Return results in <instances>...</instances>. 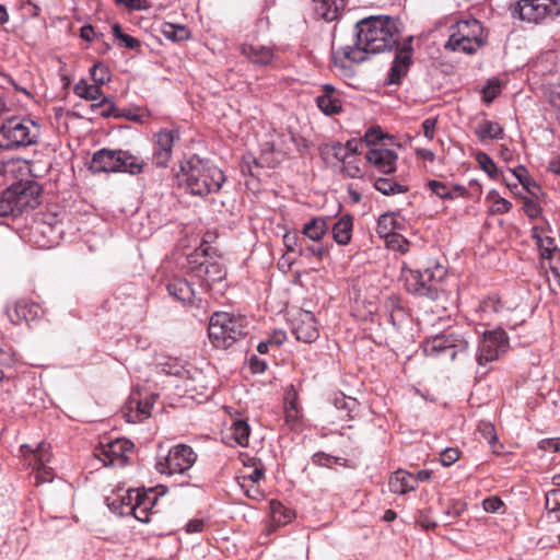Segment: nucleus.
<instances>
[{
    "label": "nucleus",
    "instance_id": "obj_19",
    "mask_svg": "<svg viewBox=\"0 0 560 560\" xmlns=\"http://www.w3.org/2000/svg\"><path fill=\"white\" fill-rule=\"evenodd\" d=\"M30 451L33 453V459L30 464L35 470L36 483L52 481V470L46 465L50 460L49 445L43 442L38 444L35 451Z\"/></svg>",
    "mask_w": 560,
    "mask_h": 560
},
{
    "label": "nucleus",
    "instance_id": "obj_57",
    "mask_svg": "<svg viewBox=\"0 0 560 560\" xmlns=\"http://www.w3.org/2000/svg\"><path fill=\"white\" fill-rule=\"evenodd\" d=\"M343 170H345V173L351 178H357L362 175L361 168L355 163V158L349 159L348 161H346V163H343Z\"/></svg>",
    "mask_w": 560,
    "mask_h": 560
},
{
    "label": "nucleus",
    "instance_id": "obj_12",
    "mask_svg": "<svg viewBox=\"0 0 560 560\" xmlns=\"http://www.w3.org/2000/svg\"><path fill=\"white\" fill-rule=\"evenodd\" d=\"M468 348V341L459 334L445 332L430 338L423 351L429 357L445 354L450 360H454L458 352Z\"/></svg>",
    "mask_w": 560,
    "mask_h": 560
},
{
    "label": "nucleus",
    "instance_id": "obj_39",
    "mask_svg": "<svg viewBox=\"0 0 560 560\" xmlns=\"http://www.w3.org/2000/svg\"><path fill=\"white\" fill-rule=\"evenodd\" d=\"M374 188L385 196L402 194L407 191V187L397 183L389 177H378L374 182Z\"/></svg>",
    "mask_w": 560,
    "mask_h": 560
},
{
    "label": "nucleus",
    "instance_id": "obj_59",
    "mask_svg": "<svg viewBox=\"0 0 560 560\" xmlns=\"http://www.w3.org/2000/svg\"><path fill=\"white\" fill-rule=\"evenodd\" d=\"M206 526V521L202 518H192L185 525V530L188 534L201 533Z\"/></svg>",
    "mask_w": 560,
    "mask_h": 560
},
{
    "label": "nucleus",
    "instance_id": "obj_20",
    "mask_svg": "<svg viewBox=\"0 0 560 560\" xmlns=\"http://www.w3.org/2000/svg\"><path fill=\"white\" fill-rule=\"evenodd\" d=\"M365 159L371 163L377 171L389 174L396 170L397 154L390 149H386L383 145L371 148Z\"/></svg>",
    "mask_w": 560,
    "mask_h": 560
},
{
    "label": "nucleus",
    "instance_id": "obj_48",
    "mask_svg": "<svg viewBox=\"0 0 560 560\" xmlns=\"http://www.w3.org/2000/svg\"><path fill=\"white\" fill-rule=\"evenodd\" d=\"M284 413L287 424H289L291 429H296L301 421L296 401H289L285 406Z\"/></svg>",
    "mask_w": 560,
    "mask_h": 560
},
{
    "label": "nucleus",
    "instance_id": "obj_55",
    "mask_svg": "<svg viewBox=\"0 0 560 560\" xmlns=\"http://www.w3.org/2000/svg\"><path fill=\"white\" fill-rule=\"evenodd\" d=\"M523 210L530 219L538 218L541 212V209L538 206V203L532 199L524 200Z\"/></svg>",
    "mask_w": 560,
    "mask_h": 560
},
{
    "label": "nucleus",
    "instance_id": "obj_27",
    "mask_svg": "<svg viewBox=\"0 0 560 560\" xmlns=\"http://www.w3.org/2000/svg\"><path fill=\"white\" fill-rule=\"evenodd\" d=\"M388 488L390 492L402 495L410 491H415L417 489V482L413 478V474L398 469L390 476Z\"/></svg>",
    "mask_w": 560,
    "mask_h": 560
},
{
    "label": "nucleus",
    "instance_id": "obj_62",
    "mask_svg": "<svg viewBox=\"0 0 560 560\" xmlns=\"http://www.w3.org/2000/svg\"><path fill=\"white\" fill-rule=\"evenodd\" d=\"M249 366L253 373H262L267 369V362L256 355H253L249 360Z\"/></svg>",
    "mask_w": 560,
    "mask_h": 560
},
{
    "label": "nucleus",
    "instance_id": "obj_35",
    "mask_svg": "<svg viewBox=\"0 0 560 560\" xmlns=\"http://www.w3.org/2000/svg\"><path fill=\"white\" fill-rule=\"evenodd\" d=\"M502 311V303L497 296H489L482 300L477 312L481 320H490Z\"/></svg>",
    "mask_w": 560,
    "mask_h": 560
},
{
    "label": "nucleus",
    "instance_id": "obj_54",
    "mask_svg": "<svg viewBox=\"0 0 560 560\" xmlns=\"http://www.w3.org/2000/svg\"><path fill=\"white\" fill-rule=\"evenodd\" d=\"M500 93V84L497 80L488 81L487 85L482 90L483 100L487 103L492 102Z\"/></svg>",
    "mask_w": 560,
    "mask_h": 560
},
{
    "label": "nucleus",
    "instance_id": "obj_53",
    "mask_svg": "<svg viewBox=\"0 0 560 560\" xmlns=\"http://www.w3.org/2000/svg\"><path fill=\"white\" fill-rule=\"evenodd\" d=\"M388 246L401 254L407 253L409 249V242L400 234L393 235L388 242Z\"/></svg>",
    "mask_w": 560,
    "mask_h": 560
},
{
    "label": "nucleus",
    "instance_id": "obj_46",
    "mask_svg": "<svg viewBox=\"0 0 560 560\" xmlns=\"http://www.w3.org/2000/svg\"><path fill=\"white\" fill-rule=\"evenodd\" d=\"M91 75L98 85L106 84L110 81V71L107 66L96 62L91 68Z\"/></svg>",
    "mask_w": 560,
    "mask_h": 560
},
{
    "label": "nucleus",
    "instance_id": "obj_26",
    "mask_svg": "<svg viewBox=\"0 0 560 560\" xmlns=\"http://www.w3.org/2000/svg\"><path fill=\"white\" fill-rule=\"evenodd\" d=\"M317 19L326 22L337 20L347 4V0H312Z\"/></svg>",
    "mask_w": 560,
    "mask_h": 560
},
{
    "label": "nucleus",
    "instance_id": "obj_40",
    "mask_svg": "<svg viewBox=\"0 0 560 560\" xmlns=\"http://www.w3.org/2000/svg\"><path fill=\"white\" fill-rule=\"evenodd\" d=\"M75 95L89 101H97L102 96V90L97 83L89 84L85 80H80L73 88Z\"/></svg>",
    "mask_w": 560,
    "mask_h": 560
},
{
    "label": "nucleus",
    "instance_id": "obj_21",
    "mask_svg": "<svg viewBox=\"0 0 560 560\" xmlns=\"http://www.w3.org/2000/svg\"><path fill=\"white\" fill-rule=\"evenodd\" d=\"M44 314L38 303L22 299L15 302L13 310L8 311L10 320L14 324L31 323L40 318Z\"/></svg>",
    "mask_w": 560,
    "mask_h": 560
},
{
    "label": "nucleus",
    "instance_id": "obj_33",
    "mask_svg": "<svg viewBox=\"0 0 560 560\" xmlns=\"http://www.w3.org/2000/svg\"><path fill=\"white\" fill-rule=\"evenodd\" d=\"M250 434V427L247 421L236 419L232 422L229 429V436H231L238 446L245 447L248 445Z\"/></svg>",
    "mask_w": 560,
    "mask_h": 560
},
{
    "label": "nucleus",
    "instance_id": "obj_38",
    "mask_svg": "<svg viewBox=\"0 0 560 560\" xmlns=\"http://www.w3.org/2000/svg\"><path fill=\"white\" fill-rule=\"evenodd\" d=\"M534 237L536 238V244L540 252V257L542 260V265H546V260L551 256V254L556 250H560L557 248V245L555 243V240L541 232L540 234L534 231Z\"/></svg>",
    "mask_w": 560,
    "mask_h": 560
},
{
    "label": "nucleus",
    "instance_id": "obj_6",
    "mask_svg": "<svg viewBox=\"0 0 560 560\" xmlns=\"http://www.w3.org/2000/svg\"><path fill=\"white\" fill-rule=\"evenodd\" d=\"M208 245H200L188 254L185 262L182 264L183 269L200 281V285L208 288L211 283L221 281L225 271L223 266L213 259Z\"/></svg>",
    "mask_w": 560,
    "mask_h": 560
},
{
    "label": "nucleus",
    "instance_id": "obj_63",
    "mask_svg": "<svg viewBox=\"0 0 560 560\" xmlns=\"http://www.w3.org/2000/svg\"><path fill=\"white\" fill-rule=\"evenodd\" d=\"M334 156L341 161L342 163H346L349 159H352L350 154L348 153V149L343 145L338 143L337 145H334Z\"/></svg>",
    "mask_w": 560,
    "mask_h": 560
},
{
    "label": "nucleus",
    "instance_id": "obj_50",
    "mask_svg": "<svg viewBox=\"0 0 560 560\" xmlns=\"http://www.w3.org/2000/svg\"><path fill=\"white\" fill-rule=\"evenodd\" d=\"M342 460L345 459L341 457L331 456L324 452H317L312 456L313 464L322 467H331L334 463L341 464Z\"/></svg>",
    "mask_w": 560,
    "mask_h": 560
},
{
    "label": "nucleus",
    "instance_id": "obj_41",
    "mask_svg": "<svg viewBox=\"0 0 560 560\" xmlns=\"http://www.w3.org/2000/svg\"><path fill=\"white\" fill-rule=\"evenodd\" d=\"M397 220L393 214H382L377 220L376 232L381 237L390 238L396 235Z\"/></svg>",
    "mask_w": 560,
    "mask_h": 560
},
{
    "label": "nucleus",
    "instance_id": "obj_23",
    "mask_svg": "<svg viewBox=\"0 0 560 560\" xmlns=\"http://www.w3.org/2000/svg\"><path fill=\"white\" fill-rule=\"evenodd\" d=\"M294 517V513L284 506L280 501L272 499L269 501V523L266 527L268 535L276 532L279 527L289 524Z\"/></svg>",
    "mask_w": 560,
    "mask_h": 560
},
{
    "label": "nucleus",
    "instance_id": "obj_8",
    "mask_svg": "<svg viewBox=\"0 0 560 560\" xmlns=\"http://www.w3.org/2000/svg\"><path fill=\"white\" fill-rule=\"evenodd\" d=\"M244 334H246V326L241 316L217 312L210 317L208 336L215 348L226 349Z\"/></svg>",
    "mask_w": 560,
    "mask_h": 560
},
{
    "label": "nucleus",
    "instance_id": "obj_5",
    "mask_svg": "<svg viewBox=\"0 0 560 560\" xmlns=\"http://www.w3.org/2000/svg\"><path fill=\"white\" fill-rule=\"evenodd\" d=\"M40 187L36 182H20L0 195V217H18L39 203Z\"/></svg>",
    "mask_w": 560,
    "mask_h": 560
},
{
    "label": "nucleus",
    "instance_id": "obj_14",
    "mask_svg": "<svg viewBox=\"0 0 560 560\" xmlns=\"http://www.w3.org/2000/svg\"><path fill=\"white\" fill-rule=\"evenodd\" d=\"M180 139L177 128H162L153 136L152 161L156 167H166L173 155V147Z\"/></svg>",
    "mask_w": 560,
    "mask_h": 560
},
{
    "label": "nucleus",
    "instance_id": "obj_24",
    "mask_svg": "<svg viewBox=\"0 0 560 560\" xmlns=\"http://www.w3.org/2000/svg\"><path fill=\"white\" fill-rule=\"evenodd\" d=\"M329 230L332 240L340 246H346L351 242L353 232V218L350 214H342L337 220L329 221Z\"/></svg>",
    "mask_w": 560,
    "mask_h": 560
},
{
    "label": "nucleus",
    "instance_id": "obj_16",
    "mask_svg": "<svg viewBox=\"0 0 560 560\" xmlns=\"http://www.w3.org/2000/svg\"><path fill=\"white\" fill-rule=\"evenodd\" d=\"M241 55L255 67H268L276 57V46L271 43L245 42L240 45Z\"/></svg>",
    "mask_w": 560,
    "mask_h": 560
},
{
    "label": "nucleus",
    "instance_id": "obj_29",
    "mask_svg": "<svg viewBox=\"0 0 560 560\" xmlns=\"http://www.w3.org/2000/svg\"><path fill=\"white\" fill-rule=\"evenodd\" d=\"M153 404L145 399L142 400L131 396L125 411V418L130 423H137L149 417Z\"/></svg>",
    "mask_w": 560,
    "mask_h": 560
},
{
    "label": "nucleus",
    "instance_id": "obj_28",
    "mask_svg": "<svg viewBox=\"0 0 560 560\" xmlns=\"http://www.w3.org/2000/svg\"><path fill=\"white\" fill-rule=\"evenodd\" d=\"M329 217H314L307 221L302 229V234L305 238L312 242H319L329 231Z\"/></svg>",
    "mask_w": 560,
    "mask_h": 560
},
{
    "label": "nucleus",
    "instance_id": "obj_7",
    "mask_svg": "<svg viewBox=\"0 0 560 560\" xmlns=\"http://www.w3.org/2000/svg\"><path fill=\"white\" fill-rule=\"evenodd\" d=\"M39 126L31 119L12 117L0 126V150L13 151L37 142Z\"/></svg>",
    "mask_w": 560,
    "mask_h": 560
},
{
    "label": "nucleus",
    "instance_id": "obj_22",
    "mask_svg": "<svg viewBox=\"0 0 560 560\" xmlns=\"http://www.w3.org/2000/svg\"><path fill=\"white\" fill-rule=\"evenodd\" d=\"M412 48L409 45H404L395 55L393 65L388 72L387 83L399 84L402 78L407 74L411 65Z\"/></svg>",
    "mask_w": 560,
    "mask_h": 560
},
{
    "label": "nucleus",
    "instance_id": "obj_45",
    "mask_svg": "<svg viewBox=\"0 0 560 560\" xmlns=\"http://www.w3.org/2000/svg\"><path fill=\"white\" fill-rule=\"evenodd\" d=\"M546 510L550 514H555V518L557 521H560V516L557 514L560 512V489L559 487L557 489H552L546 493V501H545Z\"/></svg>",
    "mask_w": 560,
    "mask_h": 560
},
{
    "label": "nucleus",
    "instance_id": "obj_36",
    "mask_svg": "<svg viewBox=\"0 0 560 560\" xmlns=\"http://www.w3.org/2000/svg\"><path fill=\"white\" fill-rule=\"evenodd\" d=\"M486 201L489 202V212L491 214H504L508 213L512 203L505 198L501 197L495 189L490 190L486 196Z\"/></svg>",
    "mask_w": 560,
    "mask_h": 560
},
{
    "label": "nucleus",
    "instance_id": "obj_61",
    "mask_svg": "<svg viewBox=\"0 0 560 560\" xmlns=\"http://www.w3.org/2000/svg\"><path fill=\"white\" fill-rule=\"evenodd\" d=\"M264 477V470L260 467H255L248 475L243 476L242 487L245 486V482H250L253 485L257 483Z\"/></svg>",
    "mask_w": 560,
    "mask_h": 560
},
{
    "label": "nucleus",
    "instance_id": "obj_17",
    "mask_svg": "<svg viewBox=\"0 0 560 560\" xmlns=\"http://www.w3.org/2000/svg\"><path fill=\"white\" fill-rule=\"evenodd\" d=\"M291 329L296 340L304 343H312L319 337V329L316 317L310 311H299L292 319Z\"/></svg>",
    "mask_w": 560,
    "mask_h": 560
},
{
    "label": "nucleus",
    "instance_id": "obj_31",
    "mask_svg": "<svg viewBox=\"0 0 560 560\" xmlns=\"http://www.w3.org/2000/svg\"><path fill=\"white\" fill-rule=\"evenodd\" d=\"M428 187L432 194L436 195L442 199H454L458 196H464L466 194L465 187L460 185L448 186L446 183L440 180H429Z\"/></svg>",
    "mask_w": 560,
    "mask_h": 560
},
{
    "label": "nucleus",
    "instance_id": "obj_37",
    "mask_svg": "<svg viewBox=\"0 0 560 560\" xmlns=\"http://www.w3.org/2000/svg\"><path fill=\"white\" fill-rule=\"evenodd\" d=\"M316 104L325 115L329 116L339 114L342 108L340 98L332 94H322L317 96Z\"/></svg>",
    "mask_w": 560,
    "mask_h": 560
},
{
    "label": "nucleus",
    "instance_id": "obj_4",
    "mask_svg": "<svg viewBox=\"0 0 560 560\" xmlns=\"http://www.w3.org/2000/svg\"><path fill=\"white\" fill-rule=\"evenodd\" d=\"M156 501L158 497L153 489L144 492H141L138 489H129L125 494H117L113 498H108L107 506L117 515H132L139 522L148 523Z\"/></svg>",
    "mask_w": 560,
    "mask_h": 560
},
{
    "label": "nucleus",
    "instance_id": "obj_58",
    "mask_svg": "<svg viewBox=\"0 0 560 560\" xmlns=\"http://www.w3.org/2000/svg\"><path fill=\"white\" fill-rule=\"evenodd\" d=\"M539 448L545 452H560V438L541 440L539 442Z\"/></svg>",
    "mask_w": 560,
    "mask_h": 560
},
{
    "label": "nucleus",
    "instance_id": "obj_43",
    "mask_svg": "<svg viewBox=\"0 0 560 560\" xmlns=\"http://www.w3.org/2000/svg\"><path fill=\"white\" fill-rule=\"evenodd\" d=\"M163 35L173 42H182L189 37V31L184 25L166 23L163 26Z\"/></svg>",
    "mask_w": 560,
    "mask_h": 560
},
{
    "label": "nucleus",
    "instance_id": "obj_60",
    "mask_svg": "<svg viewBox=\"0 0 560 560\" xmlns=\"http://www.w3.org/2000/svg\"><path fill=\"white\" fill-rule=\"evenodd\" d=\"M435 126H436V119L435 118H427L422 122V129L423 135L428 140H433L435 135Z\"/></svg>",
    "mask_w": 560,
    "mask_h": 560
},
{
    "label": "nucleus",
    "instance_id": "obj_30",
    "mask_svg": "<svg viewBox=\"0 0 560 560\" xmlns=\"http://www.w3.org/2000/svg\"><path fill=\"white\" fill-rule=\"evenodd\" d=\"M118 167L117 172L129 173L131 175L140 174L143 171L144 163L143 161L131 154L128 151L117 150Z\"/></svg>",
    "mask_w": 560,
    "mask_h": 560
},
{
    "label": "nucleus",
    "instance_id": "obj_18",
    "mask_svg": "<svg viewBox=\"0 0 560 560\" xmlns=\"http://www.w3.org/2000/svg\"><path fill=\"white\" fill-rule=\"evenodd\" d=\"M166 290L171 296L182 302L184 305L199 307L201 299L191 288V284L184 278H174L166 284Z\"/></svg>",
    "mask_w": 560,
    "mask_h": 560
},
{
    "label": "nucleus",
    "instance_id": "obj_1",
    "mask_svg": "<svg viewBox=\"0 0 560 560\" xmlns=\"http://www.w3.org/2000/svg\"><path fill=\"white\" fill-rule=\"evenodd\" d=\"M354 44L345 46L334 55L337 65L346 67L349 62H363L370 55L390 50L400 38V22L387 15H372L357 22Z\"/></svg>",
    "mask_w": 560,
    "mask_h": 560
},
{
    "label": "nucleus",
    "instance_id": "obj_11",
    "mask_svg": "<svg viewBox=\"0 0 560 560\" xmlns=\"http://www.w3.org/2000/svg\"><path fill=\"white\" fill-rule=\"evenodd\" d=\"M197 454L186 444H178L168 451V454L159 459L155 468L159 472L174 476L184 475L195 464Z\"/></svg>",
    "mask_w": 560,
    "mask_h": 560
},
{
    "label": "nucleus",
    "instance_id": "obj_52",
    "mask_svg": "<svg viewBox=\"0 0 560 560\" xmlns=\"http://www.w3.org/2000/svg\"><path fill=\"white\" fill-rule=\"evenodd\" d=\"M459 458L458 448L447 447L440 453V462L443 466L448 467Z\"/></svg>",
    "mask_w": 560,
    "mask_h": 560
},
{
    "label": "nucleus",
    "instance_id": "obj_15",
    "mask_svg": "<svg viewBox=\"0 0 560 560\" xmlns=\"http://www.w3.org/2000/svg\"><path fill=\"white\" fill-rule=\"evenodd\" d=\"M133 447V444L126 439H116L105 444H101L96 448L95 456L105 466H124L126 463V454L129 453Z\"/></svg>",
    "mask_w": 560,
    "mask_h": 560
},
{
    "label": "nucleus",
    "instance_id": "obj_42",
    "mask_svg": "<svg viewBox=\"0 0 560 560\" xmlns=\"http://www.w3.org/2000/svg\"><path fill=\"white\" fill-rule=\"evenodd\" d=\"M113 36L119 40V45L131 50H138L141 47V43L138 38L132 37L128 34L122 33L121 27L118 23L112 27Z\"/></svg>",
    "mask_w": 560,
    "mask_h": 560
},
{
    "label": "nucleus",
    "instance_id": "obj_47",
    "mask_svg": "<svg viewBox=\"0 0 560 560\" xmlns=\"http://www.w3.org/2000/svg\"><path fill=\"white\" fill-rule=\"evenodd\" d=\"M334 405L339 410H345L350 418L351 412L355 409L358 402L352 397H347L343 394H338L334 398Z\"/></svg>",
    "mask_w": 560,
    "mask_h": 560
},
{
    "label": "nucleus",
    "instance_id": "obj_32",
    "mask_svg": "<svg viewBox=\"0 0 560 560\" xmlns=\"http://www.w3.org/2000/svg\"><path fill=\"white\" fill-rule=\"evenodd\" d=\"M476 136L481 142H485L489 139L499 140L503 138L504 131L502 126L499 122L491 120H483L478 125L475 130Z\"/></svg>",
    "mask_w": 560,
    "mask_h": 560
},
{
    "label": "nucleus",
    "instance_id": "obj_56",
    "mask_svg": "<svg viewBox=\"0 0 560 560\" xmlns=\"http://www.w3.org/2000/svg\"><path fill=\"white\" fill-rule=\"evenodd\" d=\"M482 506L486 512L495 513L503 506V502L498 497H489L483 500Z\"/></svg>",
    "mask_w": 560,
    "mask_h": 560
},
{
    "label": "nucleus",
    "instance_id": "obj_64",
    "mask_svg": "<svg viewBox=\"0 0 560 560\" xmlns=\"http://www.w3.org/2000/svg\"><path fill=\"white\" fill-rule=\"evenodd\" d=\"M482 434L490 444H493L498 441L497 434L494 433V428L491 424L483 425Z\"/></svg>",
    "mask_w": 560,
    "mask_h": 560
},
{
    "label": "nucleus",
    "instance_id": "obj_44",
    "mask_svg": "<svg viewBox=\"0 0 560 560\" xmlns=\"http://www.w3.org/2000/svg\"><path fill=\"white\" fill-rule=\"evenodd\" d=\"M328 248L325 247L319 242H313V244H303V242L300 243L299 246V254L303 257H317L322 258L326 253Z\"/></svg>",
    "mask_w": 560,
    "mask_h": 560
},
{
    "label": "nucleus",
    "instance_id": "obj_3",
    "mask_svg": "<svg viewBox=\"0 0 560 560\" xmlns=\"http://www.w3.org/2000/svg\"><path fill=\"white\" fill-rule=\"evenodd\" d=\"M446 273V269L440 264H434L423 270L402 265L400 278L409 293L435 300L442 290V281Z\"/></svg>",
    "mask_w": 560,
    "mask_h": 560
},
{
    "label": "nucleus",
    "instance_id": "obj_25",
    "mask_svg": "<svg viewBox=\"0 0 560 560\" xmlns=\"http://www.w3.org/2000/svg\"><path fill=\"white\" fill-rule=\"evenodd\" d=\"M119 158L117 151L102 149L94 153L90 163V170L94 173H109L117 172Z\"/></svg>",
    "mask_w": 560,
    "mask_h": 560
},
{
    "label": "nucleus",
    "instance_id": "obj_51",
    "mask_svg": "<svg viewBox=\"0 0 560 560\" xmlns=\"http://www.w3.org/2000/svg\"><path fill=\"white\" fill-rule=\"evenodd\" d=\"M384 137L380 127H372L364 135V143L366 147L375 148Z\"/></svg>",
    "mask_w": 560,
    "mask_h": 560
},
{
    "label": "nucleus",
    "instance_id": "obj_2",
    "mask_svg": "<svg viewBox=\"0 0 560 560\" xmlns=\"http://www.w3.org/2000/svg\"><path fill=\"white\" fill-rule=\"evenodd\" d=\"M176 179L178 186L190 195L206 197L221 189L225 175L211 161L191 155L180 163Z\"/></svg>",
    "mask_w": 560,
    "mask_h": 560
},
{
    "label": "nucleus",
    "instance_id": "obj_10",
    "mask_svg": "<svg viewBox=\"0 0 560 560\" xmlns=\"http://www.w3.org/2000/svg\"><path fill=\"white\" fill-rule=\"evenodd\" d=\"M512 15L527 23H547L560 15V0H518Z\"/></svg>",
    "mask_w": 560,
    "mask_h": 560
},
{
    "label": "nucleus",
    "instance_id": "obj_13",
    "mask_svg": "<svg viewBox=\"0 0 560 560\" xmlns=\"http://www.w3.org/2000/svg\"><path fill=\"white\" fill-rule=\"evenodd\" d=\"M509 349V338L504 330L493 329L485 331L477 351V362L486 365L498 360Z\"/></svg>",
    "mask_w": 560,
    "mask_h": 560
},
{
    "label": "nucleus",
    "instance_id": "obj_34",
    "mask_svg": "<svg viewBox=\"0 0 560 560\" xmlns=\"http://www.w3.org/2000/svg\"><path fill=\"white\" fill-rule=\"evenodd\" d=\"M511 172L528 194H530L535 198L539 197V195L541 192V188L529 176L527 170L523 165H520V166L511 170Z\"/></svg>",
    "mask_w": 560,
    "mask_h": 560
},
{
    "label": "nucleus",
    "instance_id": "obj_9",
    "mask_svg": "<svg viewBox=\"0 0 560 560\" xmlns=\"http://www.w3.org/2000/svg\"><path fill=\"white\" fill-rule=\"evenodd\" d=\"M482 26L476 19L462 20L450 27V36L444 48L454 52L474 54L482 42Z\"/></svg>",
    "mask_w": 560,
    "mask_h": 560
},
{
    "label": "nucleus",
    "instance_id": "obj_49",
    "mask_svg": "<svg viewBox=\"0 0 560 560\" xmlns=\"http://www.w3.org/2000/svg\"><path fill=\"white\" fill-rule=\"evenodd\" d=\"M478 164L480 165L481 170L485 171L490 178H497L498 176V168L493 160L486 153H479L477 155Z\"/></svg>",
    "mask_w": 560,
    "mask_h": 560
}]
</instances>
